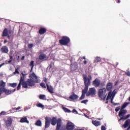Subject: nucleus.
Instances as JSON below:
<instances>
[{"instance_id":"obj_41","label":"nucleus","mask_w":130,"mask_h":130,"mask_svg":"<svg viewBox=\"0 0 130 130\" xmlns=\"http://www.w3.org/2000/svg\"><path fill=\"white\" fill-rule=\"evenodd\" d=\"M14 110H19V109H21V107H18L17 108H13Z\"/></svg>"},{"instance_id":"obj_35","label":"nucleus","mask_w":130,"mask_h":130,"mask_svg":"<svg viewBox=\"0 0 130 130\" xmlns=\"http://www.w3.org/2000/svg\"><path fill=\"white\" fill-rule=\"evenodd\" d=\"M19 74H20V73L19 72V68H17L15 69V71L14 72V74L16 75H19Z\"/></svg>"},{"instance_id":"obj_54","label":"nucleus","mask_w":130,"mask_h":130,"mask_svg":"<svg viewBox=\"0 0 130 130\" xmlns=\"http://www.w3.org/2000/svg\"><path fill=\"white\" fill-rule=\"evenodd\" d=\"M49 67L50 69H51V68H52V65L51 64H50Z\"/></svg>"},{"instance_id":"obj_44","label":"nucleus","mask_w":130,"mask_h":130,"mask_svg":"<svg viewBox=\"0 0 130 130\" xmlns=\"http://www.w3.org/2000/svg\"><path fill=\"white\" fill-rule=\"evenodd\" d=\"M72 112L73 113H78V111L76 110V109H74L72 110Z\"/></svg>"},{"instance_id":"obj_49","label":"nucleus","mask_w":130,"mask_h":130,"mask_svg":"<svg viewBox=\"0 0 130 130\" xmlns=\"http://www.w3.org/2000/svg\"><path fill=\"white\" fill-rule=\"evenodd\" d=\"M113 98H112L111 99V103H113Z\"/></svg>"},{"instance_id":"obj_12","label":"nucleus","mask_w":130,"mask_h":130,"mask_svg":"<svg viewBox=\"0 0 130 130\" xmlns=\"http://www.w3.org/2000/svg\"><path fill=\"white\" fill-rule=\"evenodd\" d=\"M78 69V64L77 62H74L70 65V71L71 72H75Z\"/></svg>"},{"instance_id":"obj_29","label":"nucleus","mask_w":130,"mask_h":130,"mask_svg":"<svg viewBox=\"0 0 130 130\" xmlns=\"http://www.w3.org/2000/svg\"><path fill=\"white\" fill-rule=\"evenodd\" d=\"M39 99L41 100H46V96L44 94H40L39 95Z\"/></svg>"},{"instance_id":"obj_53","label":"nucleus","mask_w":130,"mask_h":130,"mask_svg":"<svg viewBox=\"0 0 130 130\" xmlns=\"http://www.w3.org/2000/svg\"><path fill=\"white\" fill-rule=\"evenodd\" d=\"M114 105H119V103H114Z\"/></svg>"},{"instance_id":"obj_39","label":"nucleus","mask_w":130,"mask_h":130,"mask_svg":"<svg viewBox=\"0 0 130 130\" xmlns=\"http://www.w3.org/2000/svg\"><path fill=\"white\" fill-rule=\"evenodd\" d=\"M28 47L29 49H30L31 48H32V47H33V44H29L28 45Z\"/></svg>"},{"instance_id":"obj_30","label":"nucleus","mask_w":130,"mask_h":130,"mask_svg":"<svg viewBox=\"0 0 130 130\" xmlns=\"http://www.w3.org/2000/svg\"><path fill=\"white\" fill-rule=\"evenodd\" d=\"M29 66L31 67L30 70V72L33 71V68H34V61L31 60L30 62Z\"/></svg>"},{"instance_id":"obj_13","label":"nucleus","mask_w":130,"mask_h":130,"mask_svg":"<svg viewBox=\"0 0 130 130\" xmlns=\"http://www.w3.org/2000/svg\"><path fill=\"white\" fill-rule=\"evenodd\" d=\"M113 87V84L111 82H109L107 84L106 89L107 91L109 92L112 91V88Z\"/></svg>"},{"instance_id":"obj_23","label":"nucleus","mask_w":130,"mask_h":130,"mask_svg":"<svg viewBox=\"0 0 130 130\" xmlns=\"http://www.w3.org/2000/svg\"><path fill=\"white\" fill-rule=\"evenodd\" d=\"M19 122H21V123H23L24 122H25L26 123H29V121L27 119V117L21 118Z\"/></svg>"},{"instance_id":"obj_6","label":"nucleus","mask_w":130,"mask_h":130,"mask_svg":"<svg viewBox=\"0 0 130 130\" xmlns=\"http://www.w3.org/2000/svg\"><path fill=\"white\" fill-rule=\"evenodd\" d=\"M92 85L95 88H98V87H104L105 86V83L101 82V80L98 78H96L93 82Z\"/></svg>"},{"instance_id":"obj_14","label":"nucleus","mask_w":130,"mask_h":130,"mask_svg":"<svg viewBox=\"0 0 130 130\" xmlns=\"http://www.w3.org/2000/svg\"><path fill=\"white\" fill-rule=\"evenodd\" d=\"M12 33L11 30H8V28H5L3 31L2 36L3 37H6L8 36L9 34H11Z\"/></svg>"},{"instance_id":"obj_10","label":"nucleus","mask_w":130,"mask_h":130,"mask_svg":"<svg viewBox=\"0 0 130 130\" xmlns=\"http://www.w3.org/2000/svg\"><path fill=\"white\" fill-rule=\"evenodd\" d=\"M16 91V89H14L13 90L7 89L6 88H4L0 93H5L6 95H10L12 93H14Z\"/></svg>"},{"instance_id":"obj_28","label":"nucleus","mask_w":130,"mask_h":130,"mask_svg":"<svg viewBox=\"0 0 130 130\" xmlns=\"http://www.w3.org/2000/svg\"><path fill=\"white\" fill-rule=\"evenodd\" d=\"M35 125H37V126H42V122H41V120H37L35 123Z\"/></svg>"},{"instance_id":"obj_24","label":"nucleus","mask_w":130,"mask_h":130,"mask_svg":"<svg viewBox=\"0 0 130 130\" xmlns=\"http://www.w3.org/2000/svg\"><path fill=\"white\" fill-rule=\"evenodd\" d=\"M46 28L44 27H41L39 30V34H41V35H42V34H44L45 33H46Z\"/></svg>"},{"instance_id":"obj_15","label":"nucleus","mask_w":130,"mask_h":130,"mask_svg":"<svg viewBox=\"0 0 130 130\" xmlns=\"http://www.w3.org/2000/svg\"><path fill=\"white\" fill-rule=\"evenodd\" d=\"M6 126H12V123H13V119L11 117H9L7 120L5 121Z\"/></svg>"},{"instance_id":"obj_45","label":"nucleus","mask_w":130,"mask_h":130,"mask_svg":"<svg viewBox=\"0 0 130 130\" xmlns=\"http://www.w3.org/2000/svg\"><path fill=\"white\" fill-rule=\"evenodd\" d=\"M100 61H101V60H100V57L97 58V59H96V62H99Z\"/></svg>"},{"instance_id":"obj_56","label":"nucleus","mask_w":130,"mask_h":130,"mask_svg":"<svg viewBox=\"0 0 130 130\" xmlns=\"http://www.w3.org/2000/svg\"><path fill=\"white\" fill-rule=\"evenodd\" d=\"M7 42H8V41H7V40H5L4 41V43H7Z\"/></svg>"},{"instance_id":"obj_26","label":"nucleus","mask_w":130,"mask_h":130,"mask_svg":"<svg viewBox=\"0 0 130 130\" xmlns=\"http://www.w3.org/2000/svg\"><path fill=\"white\" fill-rule=\"evenodd\" d=\"M112 96H113V92L109 91L106 99V101H108L109 99H111V97H112Z\"/></svg>"},{"instance_id":"obj_50","label":"nucleus","mask_w":130,"mask_h":130,"mask_svg":"<svg viewBox=\"0 0 130 130\" xmlns=\"http://www.w3.org/2000/svg\"><path fill=\"white\" fill-rule=\"evenodd\" d=\"M81 58H83V59H86V57L84 56L82 57H81Z\"/></svg>"},{"instance_id":"obj_40","label":"nucleus","mask_w":130,"mask_h":130,"mask_svg":"<svg viewBox=\"0 0 130 130\" xmlns=\"http://www.w3.org/2000/svg\"><path fill=\"white\" fill-rule=\"evenodd\" d=\"M2 115H6V112L2 111L1 113H0V116Z\"/></svg>"},{"instance_id":"obj_59","label":"nucleus","mask_w":130,"mask_h":130,"mask_svg":"<svg viewBox=\"0 0 130 130\" xmlns=\"http://www.w3.org/2000/svg\"><path fill=\"white\" fill-rule=\"evenodd\" d=\"M0 46H2V44L0 43Z\"/></svg>"},{"instance_id":"obj_61","label":"nucleus","mask_w":130,"mask_h":130,"mask_svg":"<svg viewBox=\"0 0 130 130\" xmlns=\"http://www.w3.org/2000/svg\"><path fill=\"white\" fill-rule=\"evenodd\" d=\"M106 103H108V101L106 102Z\"/></svg>"},{"instance_id":"obj_2","label":"nucleus","mask_w":130,"mask_h":130,"mask_svg":"<svg viewBox=\"0 0 130 130\" xmlns=\"http://www.w3.org/2000/svg\"><path fill=\"white\" fill-rule=\"evenodd\" d=\"M127 105H128V103H124L121 106V109L118 113V116L119 117H120V118L118 120L119 122H120L121 120L123 121L127 119V118H129L130 114H128L125 116V114L127 113V111L126 110H124V108H125Z\"/></svg>"},{"instance_id":"obj_5","label":"nucleus","mask_w":130,"mask_h":130,"mask_svg":"<svg viewBox=\"0 0 130 130\" xmlns=\"http://www.w3.org/2000/svg\"><path fill=\"white\" fill-rule=\"evenodd\" d=\"M71 40L69 37L63 36L61 39L59 40V43L60 45H64V46H67L68 45L69 43L70 42Z\"/></svg>"},{"instance_id":"obj_36","label":"nucleus","mask_w":130,"mask_h":130,"mask_svg":"<svg viewBox=\"0 0 130 130\" xmlns=\"http://www.w3.org/2000/svg\"><path fill=\"white\" fill-rule=\"evenodd\" d=\"M86 94H84V93H82L81 96L79 98V100H83V99H85V96Z\"/></svg>"},{"instance_id":"obj_4","label":"nucleus","mask_w":130,"mask_h":130,"mask_svg":"<svg viewBox=\"0 0 130 130\" xmlns=\"http://www.w3.org/2000/svg\"><path fill=\"white\" fill-rule=\"evenodd\" d=\"M45 128H48L49 126H50V122L51 124L53 126L55 125L57 123V119H56V117H54L52 118L48 117H46L45 118Z\"/></svg>"},{"instance_id":"obj_32","label":"nucleus","mask_w":130,"mask_h":130,"mask_svg":"<svg viewBox=\"0 0 130 130\" xmlns=\"http://www.w3.org/2000/svg\"><path fill=\"white\" fill-rule=\"evenodd\" d=\"M37 107H39L40 108H44V105H42V104L40 103L37 104Z\"/></svg>"},{"instance_id":"obj_37","label":"nucleus","mask_w":130,"mask_h":130,"mask_svg":"<svg viewBox=\"0 0 130 130\" xmlns=\"http://www.w3.org/2000/svg\"><path fill=\"white\" fill-rule=\"evenodd\" d=\"M87 102H88V100H85L82 101L81 102V103H83L84 104H87Z\"/></svg>"},{"instance_id":"obj_18","label":"nucleus","mask_w":130,"mask_h":130,"mask_svg":"<svg viewBox=\"0 0 130 130\" xmlns=\"http://www.w3.org/2000/svg\"><path fill=\"white\" fill-rule=\"evenodd\" d=\"M1 51L2 53H8L9 52V49L7 46H4L1 48Z\"/></svg>"},{"instance_id":"obj_20","label":"nucleus","mask_w":130,"mask_h":130,"mask_svg":"<svg viewBox=\"0 0 130 130\" xmlns=\"http://www.w3.org/2000/svg\"><path fill=\"white\" fill-rule=\"evenodd\" d=\"M46 86H47V89L48 92H49V93H54V92H53V87H52V86L49 85L48 83H47Z\"/></svg>"},{"instance_id":"obj_17","label":"nucleus","mask_w":130,"mask_h":130,"mask_svg":"<svg viewBox=\"0 0 130 130\" xmlns=\"http://www.w3.org/2000/svg\"><path fill=\"white\" fill-rule=\"evenodd\" d=\"M6 84L4 80L0 81V92L6 88Z\"/></svg>"},{"instance_id":"obj_16","label":"nucleus","mask_w":130,"mask_h":130,"mask_svg":"<svg viewBox=\"0 0 130 130\" xmlns=\"http://www.w3.org/2000/svg\"><path fill=\"white\" fill-rule=\"evenodd\" d=\"M13 50H10V55H9V57H10V60L9 61H7L6 60V64H9V63H12V61H13Z\"/></svg>"},{"instance_id":"obj_42","label":"nucleus","mask_w":130,"mask_h":130,"mask_svg":"<svg viewBox=\"0 0 130 130\" xmlns=\"http://www.w3.org/2000/svg\"><path fill=\"white\" fill-rule=\"evenodd\" d=\"M125 74L126 75V76H128V77H130V72L129 71L126 72Z\"/></svg>"},{"instance_id":"obj_60","label":"nucleus","mask_w":130,"mask_h":130,"mask_svg":"<svg viewBox=\"0 0 130 130\" xmlns=\"http://www.w3.org/2000/svg\"><path fill=\"white\" fill-rule=\"evenodd\" d=\"M1 95H2V92H0V96H1Z\"/></svg>"},{"instance_id":"obj_25","label":"nucleus","mask_w":130,"mask_h":130,"mask_svg":"<svg viewBox=\"0 0 130 130\" xmlns=\"http://www.w3.org/2000/svg\"><path fill=\"white\" fill-rule=\"evenodd\" d=\"M47 57V55L45 54H41L39 56V59L40 60H42L43 59H45V58H46Z\"/></svg>"},{"instance_id":"obj_34","label":"nucleus","mask_w":130,"mask_h":130,"mask_svg":"<svg viewBox=\"0 0 130 130\" xmlns=\"http://www.w3.org/2000/svg\"><path fill=\"white\" fill-rule=\"evenodd\" d=\"M40 86H41V87H42L44 89L46 88V85H45V84L44 83H40Z\"/></svg>"},{"instance_id":"obj_19","label":"nucleus","mask_w":130,"mask_h":130,"mask_svg":"<svg viewBox=\"0 0 130 130\" xmlns=\"http://www.w3.org/2000/svg\"><path fill=\"white\" fill-rule=\"evenodd\" d=\"M79 96L75 94L74 92H73V94L69 97V99H71V100H77Z\"/></svg>"},{"instance_id":"obj_3","label":"nucleus","mask_w":130,"mask_h":130,"mask_svg":"<svg viewBox=\"0 0 130 130\" xmlns=\"http://www.w3.org/2000/svg\"><path fill=\"white\" fill-rule=\"evenodd\" d=\"M88 78L87 77V75H83V78L84 80L85 87L84 89H82V94H84L86 95L87 92H88V89L89 86L91 85V80H92V76L91 75L88 76Z\"/></svg>"},{"instance_id":"obj_51","label":"nucleus","mask_w":130,"mask_h":130,"mask_svg":"<svg viewBox=\"0 0 130 130\" xmlns=\"http://www.w3.org/2000/svg\"><path fill=\"white\" fill-rule=\"evenodd\" d=\"M22 73H23V74H24V75H27V74H26V71H24L23 72H22Z\"/></svg>"},{"instance_id":"obj_58","label":"nucleus","mask_w":130,"mask_h":130,"mask_svg":"<svg viewBox=\"0 0 130 130\" xmlns=\"http://www.w3.org/2000/svg\"><path fill=\"white\" fill-rule=\"evenodd\" d=\"M8 38H9V39H10V36H8Z\"/></svg>"},{"instance_id":"obj_7","label":"nucleus","mask_w":130,"mask_h":130,"mask_svg":"<svg viewBox=\"0 0 130 130\" xmlns=\"http://www.w3.org/2000/svg\"><path fill=\"white\" fill-rule=\"evenodd\" d=\"M105 94H106V88H100L98 92V95L100 98H103L104 96L106 97Z\"/></svg>"},{"instance_id":"obj_9","label":"nucleus","mask_w":130,"mask_h":130,"mask_svg":"<svg viewBox=\"0 0 130 130\" xmlns=\"http://www.w3.org/2000/svg\"><path fill=\"white\" fill-rule=\"evenodd\" d=\"M56 130H60L62 125V121L61 118L57 119Z\"/></svg>"},{"instance_id":"obj_47","label":"nucleus","mask_w":130,"mask_h":130,"mask_svg":"<svg viewBox=\"0 0 130 130\" xmlns=\"http://www.w3.org/2000/svg\"><path fill=\"white\" fill-rule=\"evenodd\" d=\"M87 60H85L84 61H83V63L84 64H87Z\"/></svg>"},{"instance_id":"obj_11","label":"nucleus","mask_w":130,"mask_h":130,"mask_svg":"<svg viewBox=\"0 0 130 130\" xmlns=\"http://www.w3.org/2000/svg\"><path fill=\"white\" fill-rule=\"evenodd\" d=\"M90 95H91V96H94V95H96V89H95V87L89 88L87 93V95L90 96Z\"/></svg>"},{"instance_id":"obj_33","label":"nucleus","mask_w":130,"mask_h":130,"mask_svg":"<svg viewBox=\"0 0 130 130\" xmlns=\"http://www.w3.org/2000/svg\"><path fill=\"white\" fill-rule=\"evenodd\" d=\"M63 110H64V112H67V113H71V110L67 108L63 107Z\"/></svg>"},{"instance_id":"obj_43","label":"nucleus","mask_w":130,"mask_h":130,"mask_svg":"<svg viewBox=\"0 0 130 130\" xmlns=\"http://www.w3.org/2000/svg\"><path fill=\"white\" fill-rule=\"evenodd\" d=\"M101 129L102 130H106V128L105 127V126L104 125H102L101 127Z\"/></svg>"},{"instance_id":"obj_31","label":"nucleus","mask_w":130,"mask_h":130,"mask_svg":"<svg viewBox=\"0 0 130 130\" xmlns=\"http://www.w3.org/2000/svg\"><path fill=\"white\" fill-rule=\"evenodd\" d=\"M9 86H10V87H12V88H16L17 86V83H9Z\"/></svg>"},{"instance_id":"obj_27","label":"nucleus","mask_w":130,"mask_h":130,"mask_svg":"<svg viewBox=\"0 0 130 130\" xmlns=\"http://www.w3.org/2000/svg\"><path fill=\"white\" fill-rule=\"evenodd\" d=\"M92 123L93 125H95V126H99V125H100V122H99V121H92Z\"/></svg>"},{"instance_id":"obj_21","label":"nucleus","mask_w":130,"mask_h":130,"mask_svg":"<svg viewBox=\"0 0 130 130\" xmlns=\"http://www.w3.org/2000/svg\"><path fill=\"white\" fill-rule=\"evenodd\" d=\"M23 77L21 76L19 83L18 84V85L17 87V90L18 91H19V90H20V89H21V85H22V86H23Z\"/></svg>"},{"instance_id":"obj_55","label":"nucleus","mask_w":130,"mask_h":130,"mask_svg":"<svg viewBox=\"0 0 130 130\" xmlns=\"http://www.w3.org/2000/svg\"><path fill=\"white\" fill-rule=\"evenodd\" d=\"M19 59H20V56H18L17 60H19Z\"/></svg>"},{"instance_id":"obj_57","label":"nucleus","mask_w":130,"mask_h":130,"mask_svg":"<svg viewBox=\"0 0 130 130\" xmlns=\"http://www.w3.org/2000/svg\"><path fill=\"white\" fill-rule=\"evenodd\" d=\"M121 0H118V4H119L120 3Z\"/></svg>"},{"instance_id":"obj_52","label":"nucleus","mask_w":130,"mask_h":130,"mask_svg":"<svg viewBox=\"0 0 130 130\" xmlns=\"http://www.w3.org/2000/svg\"><path fill=\"white\" fill-rule=\"evenodd\" d=\"M5 63H3L2 64H0V68L2 67L3 66H4Z\"/></svg>"},{"instance_id":"obj_62","label":"nucleus","mask_w":130,"mask_h":130,"mask_svg":"<svg viewBox=\"0 0 130 130\" xmlns=\"http://www.w3.org/2000/svg\"><path fill=\"white\" fill-rule=\"evenodd\" d=\"M114 91H115V90H114L113 92H114Z\"/></svg>"},{"instance_id":"obj_1","label":"nucleus","mask_w":130,"mask_h":130,"mask_svg":"<svg viewBox=\"0 0 130 130\" xmlns=\"http://www.w3.org/2000/svg\"><path fill=\"white\" fill-rule=\"evenodd\" d=\"M21 74L22 75V79H23V82H22V88H24V89H27L28 88V86L29 87H33V86L35 85V83H39L40 81H39V79H38V77L36 75H35V73H33L31 76L33 80L31 79H27L26 81H25V76H27V74H23V73H21Z\"/></svg>"},{"instance_id":"obj_48","label":"nucleus","mask_w":130,"mask_h":130,"mask_svg":"<svg viewBox=\"0 0 130 130\" xmlns=\"http://www.w3.org/2000/svg\"><path fill=\"white\" fill-rule=\"evenodd\" d=\"M44 82H45V83L46 84H47V78L45 79Z\"/></svg>"},{"instance_id":"obj_22","label":"nucleus","mask_w":130,"mask_h":130,"mask_svg":"<svg viewBox=\"0 0 130 130\" xmlns=\"http://www.w3.org/2000/svg\"><path fill=\"white\" fill-rule=\"evenodd\" d=\"M130 125V119H127L124 124L123 125V126L124 127V128H126V127H127V126H129Z\"/></svg>"},{"instance_id":"obj_46","label":"nucleus","mask_w":130,"mask_h":130,"mask_svg":"<svg viewBox=\"0 0 130 130\" xmlns=\"http://www.w3.org/2000/svg\"><path fill=\"white\" fill-rule=\"evenodd\" d=\"M24 59H25V56H22L21 57V60H24Z\"/></svg>"},{"instance_id":"obj_38","label":"nucleus","mask_w":130,"mask_h":130,"mask_svg":"<svg viewBox=\"0 0 130 130\" xmlns=\"http://www.w3.org/2000/svg\"><path fill=\"white\" fill-rule=\"evenodd\" d=\"M120 109V106L117 107L115 108V111L116 112H118L119 111V110Z\"/></svg>"},{"instance_id":"obj_8","label":"nucleus","mask_w":130,"mask_h":130,"mask_svg":"<svg viewBox=\"0 0 130 130\" xmlns=\"http://www.w3.org/2000/svg\"><path fill=\"white\" fill-rule=\"evenodd\" d=\"M75 124L74 123L68 121L66 124V129L67 130H74L75 129Z\"/></svg>"}]
</instances>
